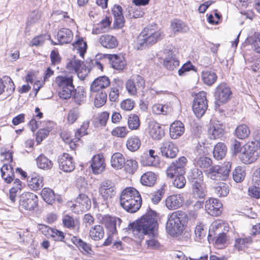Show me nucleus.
<instances>
[{"label": "nucleus", "mask_w": 260, "mask_h": 260, "mask_svg": "<svg viewBox=\"0 0 260 260\" xmlns=\"http://www.w3.org/2000/svg\"><path fill=\"white\" fill-rule=\"evenodd\" d=\"M157 225V213L150 210L136 223H130L128 228L132 230L135 238L140 240L143 239L144 236H147L148 239L146 243L148 247L157 249L159 246L156 233Z\"/></svg>", "instance_id": "nucleus-1"}, {"label": "nucleus", "mask_w": 260, "mask_h": 260, "mask_svg": "<svg viewBox=\"0 0 260 260\" xmlns=\"http://www.w3.org/2000/svg\"><path fill=\"white\" fill-rule=\"evenodd\" d=\"M120 203L126 211L134 213L141 206L142 199L139 191L133 187L124 189L120 196Z\"/></svg>", "instance_id": "nucleus-2"}, {"label": "nucleus", "mask_w": 260, "mask_h": 260, "mask_svg": "<svg viewBox=\"0 0 260 260\" xmlns=\"http://www.w3.org/2000/svg\"><path fill=\"white\" fill-rule=\"evenodd\" d=\"M161 32L152 26L145 27L138 36L135 48L137 50L145 48L148 45L153 44L161 39Z\"/></svg>", "instance_id": "nucleus-3"}, {"label": "nucleus", "mask_w": 260, "mask_h": 260, "mask_svg": "<svg viewBox=\"0 0 260 260\" xmlns=\"http://www.w3.org/2000/svg\"><path fill=\"white\" fill-rule=\"evenodd\" d=\"M186 215L181 211L173 212L168 215L166 230L172 236L181 235L184 230V218Z\"/></svg>", "instance_id": "nucleus-4"}, {"label": "nucleus", "mask_w": 260, "mask_h": 260, "mask_svg": "<svg viewBox=\"0 0 260 260\" xmlns=\"http://www.w3.org/2000/svg\"><path fill=\"white\" fill-rule=\"evenodd\" d=\"M259 153V146L256 144L255 142H249L242 147L239 158L243 163L250 164L257 159Z\"/></svg>", "instance_id": "nucleus-5"}, {"label": "nucleus", "mask_w": 260, "mask_h": 260, "mask_svg": "<svg viewBox=\"0 0 260 260\" xmlns=\"http://www.w3.org/2000/svg\"><path fill=\"white\" fill-rule=\"evenodd\" d=\"M38 198L34 193L24 192L19 197L20 210H33L38 206Z\"/></svg>", "instance_id": "nucleus-6"}, {"label": "nucleus", "mask_w": 260, "mask_h": 260, "mask_svg": "<svg viewBox=\"0 0 260 260\" xmlns=\"http://www.w3.org/2000/svg\"><path fill=\"white\" fill-rule=\"evenodd\" d=\"M231 165L228 162L224 166H214L207 171L208 177L215 180H225L229 177Z\"/></svg>", "instance_id": "nucleus-7"}, {"label": "nucleus", "mask_w": 260, "mask_h": 260, "mask_svg": "<svg viewBox=\"0 0 260 260\" xmlns=\"http://www.w3.org/2000/svg\"><path fill=\"white\" fill-rule=\"evenodd\" d=\"M208 108L206 93L201 91L196 95L192 104L193 111L198 117H201Z\"/></svg>", "instance_id": "nucleus-8"}, {"label": "nucleus", "mask_w": 260, "mask_h": 260, "mask_svg": "<svg viewBox=\"0 0 260 260\" xmlns=\"http://www.w3.org/2000/svg\"><path fill=\"white\" fill-rule=\"evenodd\" d=\"M99 190L106 204L115 196L116 192L114 183L109 180L103 181L101 183Z\"/></svg>", "instance_id": "nucleus-9"}, {"label": "nucleus", "mask_w": 260, "mask_h": 260, "mask_svg": "<svg viewBox=\"0 0 260 260\" xmlns=\"http://www.w3.org/2000/svg\"><path fill=\"white\" fill-rule=\"evenodd\" d=\"M91 206V202L88 197L84 193H80L71 208L74 212L79 214L88 210Z\"/></svg>", "instance_id": "nucleus-10"}, {"label": "nucleus", "mask_w": 260, "mask_h": 260, "mask_svg": "<svg viewBox=\"0 0 260 260\" xmlns=\"http://www.w3.org/2000/svg\"><path fill=\"white\" fill-rule=\"evenodd\" d=\"M232 91L229 87L224 83H220L216 88L215 93V104H223L228 102L231 97Z\"/></svg>", "instance_id": "nucleus-11"}, {"label": "nucleus", "mask_w": 260, "mask_h": 260, "mask_svg": "<svg viewBox=\"0 0 260 260\" xmlns=\"http://www.w3.org/2000/svg\"><path fill=\"white\" fill-rule=\"evenodd\" d=\"M58 162L60 169L64 172H71L75 168L73 157L67 153H63L58 156Z\"/></svg>", "instance_id": "nucleus-12"}, {"label": "nucleus", "mask_w": 260, "mask_h": 260, "mask_svg": "<svg viewBox=\"0 0 260 260\" xmlns=\"http://www.w3.org/2000/svg\"><path fill=\"white\" fill-rule=\"evenodd\" d=\"M67 69L70 71L72 72L71 75H67L64 77H61V79L60 81H73L74 77L76 76V73L82 69L83 70L82 67V62L76 58L70 60L67 64Z\"/></svg>", "instance_id": "nucleus-13"}, {"label": "nucleus", "mask_w": 260, "mask_h": 260, "mask_svg": "<svg viewBox=\"0 0 260 260\" xmlns=\"http://www.w3.org/2000/svg\"><path fill=\"white\" fill-rule=\"evenodd\" d=\"M159 149L162 155L169 158H175L179 152L177 146L170 141L163 142Z\"/></svg>", "instance_id": "nucleus-14"}, {"label": "nucleus", "mask_w": 260, "mask_h": 260, "mask_svg": "<svg viewBox=\"0 0 260 260\" xmlns=\"http://www.w3.org/2000/svg\"><path fill=\"white\" fill-rule=\"evenodd\" d=\"M222 206L221 203L218 200L212 198L207 200L205 205L206 210L213 216H217L221 214Z\"/></svg>", "instance_id": "nucleus-15"}, {"label": "nucleus", "mask_w": 260, "mask_h": 260, "mask_svg": "<svg viewBox=\"0 0 260 260\" xmlns=\"http://www.w3.org/2000/svg\"><path fill=\"white\" fill-rule=\"evenodd\" d=\"M224 134V126L219 120L211 123L208 129V135L211 139L221 138Z\"/></svg>", "instance_id": "nucleus-16"}, {"label": "nucleus", "mask_w": 260, "mask_h": 260, "mask_svg": "<svg viewBox=\"0 0 260 260\" xmlns=\"http://www.w3.org/2000/svg\"><path fill=\"white\" fill-rule=\"evenodd\" d=\"M72 241L83 254L90 257L94 255V251L92 249L91 244L77 237H73L72 238Z\"/></svg>", "instance_id": "nucleus-17"}, {"label": "nucleus", "mask_w": 260, "mask_h": 260, "mask_svg": "<svg viewBox=\"0 0 260 260\" xmlns=\"http://www.w3.org/2000/svg\"><path fill=\"white\" fill-rule=\"evenodd\" d=\"M207 189L203 182H193L191 184V193L193 198L203 200L207 194Z\"/></svg>", "instance_id": "nucleus-18"}, {"label": "nucleus", "mask_w": 260, "mask_h": 260, "mask_svg": "<svg viewBox=\"0 0 260 260\" xmlns=\"http://www.w3.org/2000/svg\"><path fill=\"white\" fill-rule=\"evenodd\" d=\"M43 177L35 173L30 174L27 179L29 187L34 191L40 190L43 187Z\"/></svg>", "instance_id": "nucleus-19"}, {"label": "nucleus", "mask_w": 260, "mask_h": 260, "mask_svg": "<svg viewBox=\"0 0 260 260\" xmlns=\"http://www.w3.org/2000/svg\"><path fill=\"white\" fill-rule=\"evenodd\" d=\"M183 198L181 194H173L168 197L166 200V207L169 210H176L182 206Z\"/></svg>", "instance_id": "nucleus-20"}, {"label": "nucleus", "mask_w": 260, "mask_h": 260, "mask_svg": "<svg viewBox=\"0 0 260 260\" xmlns=\"http://www.w3.org/2000/svg\"><path fill=\"white\" fill-rule=\"evenodd\" d=\"M60 89L58 92L59 97L63 99H68L71 97L75 90L73 82H59Z\"/></svg>", "instance_id": "nucleus-21"}, {"label": "nucleus", "mask_w": 260, "mask_h": 260, "mask_svg": "<svg viewBox=\"0 0 260 260\" xmlns=\"http://www.w3.org/2000/svg\"><path fill=\"white\" fill-rule=\"evenodd\" d=\"M121 222L120 218L115 217L106 216L103 220V223L111 235L117 232V228L120 226Z\"/></svg>", "instance_id": "nucleus-22"}, {"label": "nucleus", "mask_w": 260, "mask_h": 260, "mask_svg": "<svg viewBox=\"0 0 260 260\" xmlns=\"http://www.w3.org/2000/svg\"><path fill=\"white\" fill-rule=\"evenodd\" d=\"M111 67L117 70L122 71L125 69L126 63L124 57L121 55L111 54L109 55Z\"/></svg>", "instance_id": "nucleus-23"}, {"label": "nucleus", "mask_w": 260, "mask_h": 260, "mask_svg": "<svg viewBox=\"0 0 260 260\" xmlns=\"http://www.w3.org/2000/svg\"><path fill=\"white\" fill-rule=\"evenodd\" d=\"M90 166L94 174L101 173L105 170L106 166L104 157L99 154L93 156Z\"/></svg>", "instance_id": "nucleus-24"}, {"label": "nucleus", "mask_w": 260, "mask_h": 260, "mask_svg": "<svg viewBox=\"0 0 260 260\" xmlns=\"http://www.w3.org/2000/svg\"><path fill=\"white\" fill-rule=\"evenodd\" d=\"M184 131V124L180 121H175L170 127V137L173 139H176L183 135Z\"/></svg>", "instance_id": "nucleus-25"}, {"label": "nucleus", "mask_w": 260, "mask_h": 260, "mask_svg": "<svg viewBox=\"0 0 260 260\" xmlns=\"http://www.w3.org/2000/svg\"><path fill=\"white\" fill-rule=\"evenodd\" d=\"M99 41L100 44L104 48L113 49L118 45L117 39L110 35H103L100 36Z\"/></svg>", "instance_id": "nucleus-26"}, {"label": "nucleus", "mask_w": 260, "mask_h": 260, "mask_svg": "<svg viewBox=\"0 0 260 260\" xmlns=\"http://www.w3.org/2000/svg\"><path fill=\"white\" fill-rule=\"evenodd\" d=\"M112 13L114 18V24L118 28L122 27L125 21L121 7L119 5H115L112 9Z\"/></svg>", "instance_id": "nucleus-27"}, {"label": "nucleus", "mask_w": 260, "mask_h": 260, "mask_svg": "<svg viewBox=\"0 0 260 260\" xmlns=\"http://www.w3.org/2000/svg\"><path fill=\"white\" fill-rule=\"evenodd\" d=\"M149 133L150 136L154 140H159L165 134L161 126L156 122H152L149 125Z\"/></svg>", "instance_id": "nucleus-28"}, {"label": "nucleus", "mask_w": 260, "mask_h": 260, "mask_svg": "<svg viewBox=\"0 0 260 260\" xmlns=\"http://www.w3.org/2000/svg\"><path fill=\"white\" fill-rule=\"evenodd\" d=\"M57 38L60 44H68L72 40L73 33L70 29L63 28L58 32Z\"/></svg>", "instance_id": "nucleus-29"}, {"label": "nucleus", "mask_w": 260, "mask_h": 260, "mask_svg": "<svg viewBox=\"0 0 260 260\" xmlns=\"http://www.w3.org/2000/svg\"><path fill=\"white\" fill-rule=\"evenodd\" d=\"M1 176L8 184L11 183L14 178L13 169L10 165L4 164L1 169Z\"/></svg>", "instance_id": "nucleus-30"}, {"label": "nucleus", "mask_w": 260, "mask_h": 260, "mask_svg": "<svg viewBox=\"0 0 260 260\" xmlns=\"http://www.w3.org/2000/svg\"><path fill=\"white\" fill-rule=\"evenodd\" d=\"M171 28L174 34L185 33L189 30L188 26L179 19H174L171 22Z\"/></svg>", "instance_id": "nucleus-31"}, {"label": "nucleus", "mask_w": 260, "mask_h": 260, "mask_svg": "<svg viewBox=\"0 0 260 260\" xmlns=\"http://www.w3.org/2000/svg\"><path fill=\"white\" fill-rule=\"evenodd\" d=\"M157 180V175L152 172H147L141 177V183L142 185L147 186H153Z\"/></svg>", "instance_id": "nucleus-32"}, {"label": "nucleus", "mask_w": 260, "mask_h": 260, "mask_svg": "<svg viewBox=\"0 0 260 260\" xmlns=\"http://www.w3.org/2000/svg\"><path fill=\"white\" fill-rule=\"evenodd\" d=\"M125 164V158L123 155L119 152L114 153L111 158V166L116 169H121Z\"/></svg>", "instance_id": "nucleus-33"}, {"label": "nucleus", "mask_w": 260, "mask_h": 260, "mask_svg": "<svg viewBox=\"0 0 260 260\" xmlns=\"http://www.w3.org/2000/svg\"><path fill=\"white\" fill-rule=\"evenodd\" d=\"M36 162L39 168L44 170H50L53 165L52 161L44 154L40 155L36 158Z\"/></svg>", "instance_id": "nucleus-34"}, {"label": "nucleus", "mask_w": 260, "mask_h": 260, "mask_svg": "<svg viewBox=\"0 0 260 260\" xmlns=\"http://www.w3.org/2000/svg\"><path fill=\"white\" fill-rule=\"evenodd\" d=\"M89 236L94 241L102 239L104 236L103 228L100 225H96L92 226L89 230Z\"/></svg>", "instance_id": "nucleus-35"}, {"label": "nucleus", "mask_w": 260, "mask_h": 260, "mask_svg": "<svg viewBox=\"0 0 260 260\" xmlns=\"http://www.w3.org/2000/svg\"><path fill=\"white\" fill-rule=\"evenodd\" d=\"M215 193L219 197L227 196L229 193V185L223 182H217L214 187Z\"/></svg>", "instance_id": "nucleus-36"}, {"label": "nucleus", "mask_w": 260, "mask_h": 260, "mask_svg": "<svg viewBox=\"0 0 260 260\" xmlns=\"http://www.w3.org/2000/svg\"><path fill=\"white\" fill-rule=\"evenodd\" d=\"M226 151L227 148L224 143H218L214 148L213 156L215 159L220 160L225 156Z\"/></svg>", "instance_id": "nucleus-37"}, {"label": "nucleus", "mask_w": 260, "mask_h": 260, "mask_svg": "<svg viewBox=\"0 0 260 260\" xmlns=\"http://www.w3.org/2000/svg\"><path fill=\"white\" fill-rule=\"evenodd\" d=\"M141 144V141L139 137L133 136L127 139L126 145L129 150L135 152L139 149Z\"/></svg>", "instance_id": "nucleus-38"}, {"label": "nucleus", "mask_w": 260, "mask_h": 260, "mask_svg": "<svg viewBox=\"0 0 260 260\" xmlns=\"http://www.w3.org/2000/svg\"><path fill=\"white\" fill-rule=\"evenodd\" d=\"M187 178L193 183V182H203L202 172L198 168H193L188 173Z\"/></svg>", "instance_id": "nucleus-39"}, {"label": "nucleus", "mask_w": 260, "mask_h": 260, "mask_svg": "<svg viewBox=\"0 0 260 260\" xmlns=\"http://www.w3.org/2000/svg\"><path fill=\"white\" fill-rule=\"evenodd\" d=\"M111 21L109 18L106 17L100 21L99 24L92 29L93 34H99L106 31V30L109 27Z\"/></svg>", "instance_id": "nucleus-40"}, {"label": "nucleus", "mask_w": 260, "mask_h": 260, "mask_svg": "<svg viewBox=\"0 0 260 260\" xmlns=\"http://www.w3.org/2000/svg\"><path fill=\"white\" fill-rule=\"evenodd\" d=\"M224 226V223L221 221L213 222L209 230L208 239H210L213 236H215L218 233H221Z\"/></svg>", "instance_id": "nucleus-41"}, {"label": "nucleus", "mask_w": 260, "mask_h": 260, "mask_svg": "<svg viewBox=\"0 0 260 260\" xmlns=\"http://www.w3.org/2000/svg\"><path fill=\"white\" fill-rule=\"evenodd\" d=\"M110 82H91L90 86V96H93L96 93H100L110 85Z\"/></svg>", "instance_id": "nucleus-42"}, {"label": "nucleus", "mask_w": 260, "mask_h": 260, "mask_svg": "<svg viewBox=\"0 0 260 260\" xmlns=\"http://www.w3.org/2000/svg\"><path fill=\"white\" fill-rule=\"evenodd\" d=\"M41 196L44 201L48 204H52L55 199L54 191L49 188H44L41 191Z\"/></svg>", "instance_id": "nucleus-43"}, {"label": "nucleus", "mask_w": 260, "mask_h": 260, "mask_svg": "<svg viewBox=\"0 0 260 260\" xmlns=\"http://www.w3.org/2000/svg\"><path fill=\"white\" fill-rule=\"evenodd\" d=\"M235 132L236 136L240 139L247 138L250 134L249 128L245 124H242L237 126Z\"/></svg>", "instance_id": "nucleus-44"}, {"label": "nucleus", "mask_w": 260, "mask_h": 260, "mask_svg": "<svg viewBox=\"0 0 260 260\" xmlns=\"http://www.w3.org/2000/svg\"><path fill=\"white\" fill-rule=\"evenodd\" d=\"M73 49L76 50L81 57H83L86 52L87 44L83 39H79L73 44Z\"/></svg>", "instance_id": "nucleus-45"}, {"label": "nucleus", "mask_w": 260, "mask_h": 260, "mask_svg": "<svg viewBox=\"0 0 260 260\" xmlns=\"http://www.w3.org/2000/svg\"><path fill=\"white\" fill-rule=\"evenodd\" d=\"M94 105L96 108H100L105 104L107 100V93L104 91L96 93L94 95Z\"/></svg>", "instance_id": "nucleus-46"}, {"label": "nucleus", "mask_w": 260, "mask_h": 260, "mask_svg": "<svg viewBox=\"0 0 260 260\" xmlns=\"http://www.w3.org/2000/svg\"><path fill=\"white\" fill-rule=\"evenodd\" d=\"M139 6L135 5L128 8L129 18H138L143 16L144 12Z\"/></svg>", "instance_id": "nucleus-47"}, {"label": "nucleus", "mask_w": 260, "mask_h": 260, "mask_svg": "<svg viewBox=\"0 0 260 260\" xmlns=\"http://www.w3.org/2000/svg\"><path fill=\"white\" fill-rule=\"evenodd\" d=\"M252 239L251 236L243 238H238L236 240L235 247L238 250H242L243 247H248L252 243Z\"/></svg>", "instance_id": "nucleus-48"}, {"label": "nucleus", "mask_w": 260, "mask_h": 260, "mask_svg": "<svg viewBox=\"0 0 260 260\" xmlns=\"http://www.w3.org/2000/svg\"><path fill=\"white\" fill-rule=\"evenodd\" d=\"M164 64L166 68L170 70H173L179 65V61L175 57L171 55L167 57L164 61Z\"/></svg>", "instance_id": "nucleus-49"}, {"label": "nucleus", "mask_w": 260, "mask_h": 260, "mask_svg": "<svg viewBox=\"0 0 260 260\" xmlns=\"http://www.w3.org/2000/svg\"><path fill=\"white\" fill-rule=\"evenodd\" d=\"M246 41L248 43L253 44L255 51L260 53V32L255 33L253 36L248 37Z\"/></svg>", "instance_id": "nucleus-50"}, {"label": "nucleus", "mask_w": 260, "mask_h": 260, "mask_svg": "<svg viewBox=\"0 0 260 260\" xmlns=\"http://www.w3.org/2000/svg\"><path fill=\"white\" fill-rule=\"evenodd\" d=\"M212 160L208 157L200 156L196 160L195 165L201 168H208L211 166Z\"/></svg>", "instance_id": "nucleus-51"}, {"label": "nucleus", "mask_w": 260, "mask_h": 260, "mask_svg": "<svg viewBox=\"0 0 260 260\" xmlns=\"http://www.w3.org/2000/svg\"><path fill=\"white\" fill-rule=\"evenodd\" d=\"M245 175V171L242 168L238 167L233 173V178L236 182H241L244 179Z\"/></svg>", "instance_id": "nucleus-52"}, {"label": "nucleus", "mask_w": 260, "mask_h": 260, "mask_svg": "<svg viewBox=\"0 0 260 260\" xmlns=\"http://www.w3.org/2000/svg\"><path fill=\"white\" fill-rule=\"evenodd\" d=\"M122 89V87L119 85H116L111 87L109 95V99L111 102H118L119 93Z\"/></svg>", "instance_id": "nucleus-53"}, {"label": "nucleus", "mask_w": 260, "mask_h": 260, "mask_svg": "<svg viewBox=\"0 0 260 260\" xmlns=\"http://www.w3.org/2000/svg\"><path fill=\"white\" fill-rule=\"evenodd\" d=\"M124 169L126 172L129 174H134L138 167V162L134 159H128L124 165Z\"/></svg>", "instance_id": "nucleus-54"}, {"label": "nucleus", "mask_w": 260, "mask_h": 260, "mask_svg": "<svg viewBox=\"0 0 260 260\" xmlns=\"http://www.w3.org/2000/svg\"><path fill=\"white\" fill-rule=\"evenodd\" d=\"M191 70L197 72V69L189 61L184 63L182 67L178 70V72L179 76H182L185 75L187 72Z\"/></svg>", "instance_id": "nucleus-55"}, {"label": "nucleus", "mask_w": 260, "mask_h": 260, "mask_svg": "<svg viewBox=\"0 0 260 260\" xmlns=\"http://www.w3.org/2000/svg\"><path fill=\"white\" fill-rule=\"evenodd\" d=\"M215 237H216L215 244L219 248H222L223 246H225L228 241V238L225 233L222 232L219 233Z\"/></svg>", "instance_id": "nucleus-56"}, {"label": "nucleus", "mask_w": 260, "mask_h": 260, "mask_svg": "<svg viewBox=\"0 0 260 260\" xmlns=\"http://www.w3.org/2000/svg\"><path fill=\"white\" fill-rule=\"evenodd\" d=\"M127 123L128 127L132 130L137 129L140 124L139 117L135 114L129 116Z\"/></svg>", "instance_id": "nucleus-57"}, {"label": "nucleus", "mask_w": 260, "mask_h": 260, "mask_svg": "<svg viewBox=\"0 0 260 260\" xmlns=\"http://www.w3.org/2000/svg\"><path fill=\"white\" fill-rule=\"evenodd\" d=\"M168 106L165 105L155 104L152 107L153 113L156 115H166L168 113Z\"/></svg>", "instance_id": "nucleus-58"}, {"label": "nucleus", "mask_w": 260, "mask_h": 260, "mask_svg": "<svg viewBox=\"0 0 260 260\" xmlns=\"http://www.w3.org/2000/svg\"><path fill=\"white\" fill-rule=\"evenodd\" d=\"M128 133V131L125 126H117L112 131L111 134L115 137L125 138Z\"/></svg>", "instance_id": "nucleus-59"}, {"label": "nucleus", "mask_w": 260, "mask_h": 260, "mask_svg": "<svg viewBox=\"0 0 260 260\" xmlns=\"http://www.w3.org/2000/svg\"><path fill=\"white\" fill-rule=\"evenodd\" d=\"M217 76L212 71H203L202 73V79L203 81H216Z\"/></svg>", "instance_id": "nucleus-60"}, {"label": "nucleus", "mask_w": 260, "mask_h": 260, "mask_svg": "<svg viewBox=\"0 0 260 260\" xmlns=\"http://www.w3.org/2000/svg\"><path fill=\"white\" fill-rule=\"evenodd\" d=\"M141 162L143 166H155L158 165L159 159H156L151 157L143 155L141 157Z\"/></svg>", "instance_id": "nucleus-61"}, {"label": "nucleus", "mask_w": 260, "mask_h": 260, "mask_svg": "<svg viewBox=\"0 0 260 260\" xmlns=\"http://www.w3.org/2000/svg\"><path fill=\"white\" fill-rule=\"evenodd\" d=\"M85 92L83 88H79L75 90L74 100L77 104L81 105L85 101Z\"/></svg>", "instance_id": "nucleus-62"}, {"label": "nucleus", "mask_w": 260, "mask_h": 260, "mask_svg": "<svg viewBox=\"0 0 260 260\" xmlns=\"http://www.w3.org/2000/svg\"><path fill=\"white\" fill-rule=\"evenodd\" d=\"M135 102L131 99H127L122 101L120 103L121 108L126 111H131L134 107Z\"/></svg>", "instance_id": "nucleus-63"}, {"label": "nucleus", "mask_w": 260, "mask_h": 260, "mask_svg": "<svg viewBox=\"0 0 260 260\" xmlns=\"http://www.w3.org/2000/svg\"><path fill=\"white\" fill-rule=\"evenodd\" d=\"M183 174L176 175V177L173 182V185L178 188H182L184 187L186 184V179L183 176Z\"/></svg>", "instance_id": "nucleus-64"}]
</instances>
